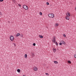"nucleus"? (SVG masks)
<instances>
[{
	"mask_svg": "<svg viewBox=\"0 0 76 76\" xmlns=\"http://www.w3.org/2000/svg\"><path fill=\"white\" fill-rule=\"evenodd\" d=\"M65 19H66V20H69L70 19V18H69V16H66L65 17Z\"/></svg>",
	"mask_w": 76,
	"mask_h": 76,
	"instance_id": "obj_6",
	"label": "nucleus"
},
{
	"mask_svg": "<svg viewBox=\"0 0 76 76\" xmlns=\"http://www.w3.org/2000/svg\"><path fill=\"white\" fill-rule=\"evenodd\" d=\"M33 56H34V54H33Z\"/></svg>",
	"mask_w": 76,
	"mask_h": 76,
	"instance_id": "obj_33",
	"label": "nucleus"
},
{
	"mask_svg": "<svg viewBox=\"0 0 76 76\" xmlns=\"http://www.w3.org/2000/svg\"><path fill=\"white\" fill-rule=\"evenodd\" d=\"M59 24L58 23H56L55 25V26H56V27H57V26H58Z\"/></svg>",
	"mask_w": 76,
	"mask_h": 76,
	"instance_id": "obj_10",
	"label": "nucleus"
},
{
	"mask_svg": "<svg viewBox=\"0 0 76 76\" xmlns=\"http://www.w3.org/2000/svg\"><path fill=\"white\" fill-rule=\"evenodd\" d=\"M75 10H76V7H75Z\"/></svg>",
	"mask_w": 76,
	"mask_h": 76,
	"instance_id": "obj_31",
	"label": "nucleus"
},
{
	"mask_svg": "<svg viewBox=\"0 0 76 76\" xmlns=\"http://www.w3.org/2000/svg\"><path fill=\"white\" fill-rule=\"evenodd\" d=\"M59 45H62V43H60Z\"/></svg>",
	"mask_w": 76,
	"mask_h": 76,
	"instance_id": "obj_26",
	"label": "nucleus"
},
{
	"mask_svg": "<svg viewBox=\"0 0 76 76\" xmlns=\"http://www.w3.org/2000/svg\"><path fill=\"white\" fill-rule=\"evenodd\" d=\"M33 70H34V71H37V70H38V68L36 66H34L33 68Z\"/></svg>",
	"mask_w": 76,
	"mask_h": 76,
	"instance_id": "obj_5",
	"label": "nucleus"
},
{
	"mask_svg": "<svg viewBox=\"0 0 76 76\" xmlns=\"http://www.w3.org/2000/svg\"><path fill=\"white\" fill-rule=\"evenodd\" d=\"M55 44H56V45L57 46L58 45V43L57 42H56L55 43Z\"/></svg>",
	"mask_w": 76,
	"mask_h": 76,
	"instance_id": "obj_18",
	"label": "nucleus"
},
{
	"mask_svg": "<svg viewBox=\"0 0 76 76\" xmlns=\"http://www.w3.org/2000/svg\"><path fill=\"white\" fill-rule=\"evenodd\" d=\"M56 37H54L53 38L52 41L53 42H54V43H56Z\"/></svg>",
	"mask_w": 76,
	"mask_h": 76,
	"instance_id": "obj_4",
	"label": "nucleus"
},
{
	"mask_svg": "<svg viewBox=\"0 0 76 76\" xmlns=\"http://www.w3.org/2000/svg\"><path fill=\"white\" fill-rule=\"evenodd\" d=\"M18 6H19L20 7H21V5L20 4H18Z\"/></svg>",
	"mask_w": 76,
	"mask_h": 76,
	"instance_id": "obj_30",
	"label": "nucleus"
},
{
	"mask_svg": "<svg viewBox=\"0 0 76 76\" xmlns=\"http://www.w3.org/2000/svg\"><path fill=\"white\" fill-rule=\"evenodd\" d=\"M53 51L54 52V53H55V52L56 51V48H53Z\"/></svg>",
	"mask_w": 76,
	"mask_h": 76,
	"instance_id": "obj_9",
	"label": "nucleus"
},
{
	"mask_svg": "<svg viewBox=\"0 0 76 76\" xmlns=\"http://www.w3.org/2000/svg\"><path fill=\"white\" fill-rule=\"evenodd\" d=\"M23 76H26L25 75H23Z\"/></svg>",
	"mask_w": 76,
	"mask_h": 76,
	"instance_id": "obj_32",
	"label": "nucleus"
},
{
	"mask_svg": "<svg viewBox=\"0 0 76 76\" xmlns=\"http://www.w3.org/2000/svg\"><path fill=\"white\" fill-rule=\"evenodd\" d=\"M66 15V16H68L69 17L70 16V14L69 12H68Z\"/></svg>",
	"mask_w": 76,
	"mask_h": 76,
	"instance_id": "obj_7",
	"label": "nucleus"
},
{
	"mask_svg": "<svg viewBox=\"0 0 76 76\" xmlns=\"http://www.w3.org/2000/svg\"><path fill=\"white\" fill-rule=\"evenodd\" d=\"M12 0L13 1V2L15 3V0Z\"/></svg>",
	"mask_w": 76,
	"mask_h": 76,
	"instance_id": "obj_28",
	"label": "nucleus"
},
{
	"mask_svg": "<svg viewBox=\"0 0 76 76\" xmlns=\"http://www.w3.org/2000/svg\"><path fill=\"white\" fill-rule=\"evenodd\" d=\"M60 42L62 43V44H66V42H64V41H60Z\"/></svg>",
	"mask_w": 76,
	"mask_h": 76,
	"instance_id": "obj_8",
	"label": "nucleus"
},
{
	"mask_svg": "<svg viewBox=\"0 0 76 76\" xmlns=\"http://www.w3.org/2000/svg\"><path fill=\"white\" fill-rule=\"evenodd\" d=\"M68 63H69L70 64L71 63V62L70 61H68Z\"/></svg>",
	"mask_w": 76,
	"mask_h": 76,
	"instance_id": "obj_16",
	"label": "nucleus"
},
{
	"mask_svg": "<svg viewBox=\"0 0 76 76\" xmlns=\"http://www.w3.org/2000/svg\"><path fill=\"white\" fill-rule=\"evenodd\" d=\"M74 56L75 58H76V54H74Z\"/></svg>",
	"mask_w": 76,
	"mask_h": 76,
	"instance_id": "obj_19",
	"label": "nucleus"
},
{
	"mask_svg": "<svg viewBox=\"0 0 76 76\" xmlns=\"http://www.w3.org/2000/svg\"><path fill=\"white\" fill-rule=\"evenodd\" d=\"M13 44H14V46H15V47H16V44H15L13 43Z\"/></svg>",
	"mask_w": 76,
	"mask_h": 76,
	"instance_id": "obj_27",
	"label": "nucleus"
},
{
	"mask_svg": "<svg viewBox=\"0 0 76 76\" xmlns=\"http://www.w3.org/2000/svg\"><path fill=\"white\" fill-rule=\"evenodd\" d=\"M39 14L40 15H42V12H40L39 13Z\"/></svg>",
	"mask_w": 76,
	"mask_h": 76,
	"instance_id": "obj_24",
	"label": "nucleus"
},
{
	"mask_svg": "<svg viewBox=\"0 0 76 76\" xmlns=\"http://www.w3.org/2000/svg\"><path fill=\"white\" fill-rule=\"evenodd\" d=\"M17 71L18 73H20V70L19 69H18Z\"/></svg>",
	"mask_w": 76,
	"mask_h": 76,
	"instance_id": "obj_13",
	"label": "nucleus"
},
{
	"mask_svg": "<svg viewBox=\"0 0 76 76\" xmlns=\"http://www.w3.org/2000/svg\"><path fill=\"white\" fill-rule=\"evenodd\" d=\"M23 9H25V10H28V7L26 5H24L23 6Z\"/></svg>",
	"mask_w": 76,
	"mask_h": 76,
	"instance_id": "obj_3",
	"label": "nucleus"
},
{
	"mask_svg": "<svg viewBox=\"0 0 76 76\" xmlns=\"http://www.w3.org/2000/svg\"><path fill=\"white\" fill-rule=\"evenodd\" d=\"M2 15L3 14L2 13V12H0V15H1V16H2Z\"/></svg>",
	"mask_w": 76,
	"mask_h": 76,
	"instance_id": "obj_20",
	"label": "nucleus"
},
{
	"mask_svg": "<svg viewBox=\"0 0 76 76\" xmlns=\"http://www.w3.org/2000/svg\"><path fill=\"white\" fill-rule=\"evenodd\" d=\"M21 37H23V34H21L20 35Z\"/></svg>",
	"mask_w": 76,
	"mask_h": 76,
	"instance_id": "obj_17",
	"label": "nucleus"
},
{
	"mask_svg": "<svg viewBox=\"0 0 76 76\" xmlns=\"http://www.w3.org/2000/svg\"><path fill=\"white\" fill-rule=\"evenodd\" d=\"M27 54H25L24 55V57H25V58H27Z\"/></svg>",
	"mask_w": 76,
	"mask_h": 76,
	"instance_id": "obj_15",
	"label": "nucleus"
},
{
	"mask_svg": "<svg viewBox=\"0 0 76 76\" xmlns=\"http://www.w3.org/2000/svg\"><path fill=\"white\" fill-rule=\"evenodd\" d=\"M45 75H47V76H49V74H48V73H46Z\"/></svg>",
	"mask_w": 76,
	"mask_h": 76,
	"instance_id": "obj_21",
	"label": "nucleus"
},
{
	"mask_svg": "<svg viewBox=\"0 0 76 76\" xmlns=\"http://www.w3.org/2000/svg\"><path fill=\"white\" fill-rule=\"evenodd\" d=\"M39 37L40 38H43V36L42 35H39Z\"/></svg>",
	"mask_w": 76,
	"mask_h": 76,
	"instance_id": "obj_14",
	"label": "nucleus"
},
{
	"mask_svg": "<svg viewBox=\"0 0 76 76\" xmlns=\"http://www.w3.org/2000/svg\"><path fill=\"white\" fill-rule=\"evenodd\" d=\"M48 16L50 18H53L54 17V15L53 14H49Z\"/></svg>",
	"mask_w": 76,
	"mask_h": 76,
	"instance_id": "obj_1",
	"label": "nucleus"
},
{
	"mask_svg": "<svg viewBox=\"0 0 76 76\" xmlns=\"http://www.w3.org/2000/svg\"><path fill=\"white\" fill-rule=\"evenodd\" d=\"M20 35V34L19 33H17L16 35V37H19Z\"/></svg>",
	"mask_w": 76,
	"mask_h": 76,
	"instance_id": "obj_11",
	"label": "nucleus"
},
{
	"mask_svg": "<svg viewBox=\"0 0 76 76\" xmlns=\"http://www.w3.org/2000/svg\"><path fill=\"white\" fill-rule=\"evenodd\" d=\"M10 39L11 41H13V40H14V37H13V35L11 36L10 37Z\"/></svg>",
	"mask_w": 76,
	"mask_h": 76,
	"instance_id": "obj_2",
	"label": "nucleus"
},
{
	"mask_svg": "<svg viewBox=\"0 0 76 76\" xmlns=\"http://www.w3.org/2000/svg\"><path fill=\"white\" fill-rule=\"evenodd\" d=\"M4 0H0V1L1 2L3 1Z\"/></svg>",
	"mask_w": 76,
	"mask_h": 76,
	"instance_id": "obj_29",
	"label": "nucleus"
},
{
	"mask_svg": "<svg viewBox=\"0 0 76 76\" xmlns=\"http://www.w3.org/2000/svg\"><path fill=\"white\" fill-rule=\"evenodd\" d=\"M54 63H55V64H58V62L57 61H54Z\"/></svg>",
	"mask_w": 76,
	"mask_h": 76,
	"instance_id": "obj_12",
	"label": "nucleus"
},
{
	"mask_svg": "<svg viewBox=\"0 0 76 76\" xmlns=\"http://www.w3.org/2000/svg\"><path fill=\"white\" fill-rule=\"evenodd\" d=\"M36 45V44H35V43H34L33 44V45L34 46H35V45Z\"/></svg>",
	"mask_w": 76,
	"mask_h": 76,
	"instance_id": "obj_23",
	"label": "nucleus"
},
{
	"mask_svg": "<svg viewBox=\"0 0 76 76\" xmlns=\"http://www.w3.org/2000/svg\"><path fill=\"white\" fill-rule=\"evenodd\" d=\"M46 4L47 5H49V3H48V2H47Z\"/></svg>",
	"mask_w": 76,
	"mask_h": 76,
	"instance_id": "obj_22",
	"label": "nucleus"
},
{
	"mask_svg": "<svg viewBox=\"0 0 76 76\" xmlns=\"http://www.w3.org/2000/svg\"><path fill=\"white\" fill-rule=\"evenodd\" d=\"M63 36H64V37H66V34H63Z\"/></svg>",
	"mask_w": 76,
	"mask_h": 76,
	"instance_id": "obj_25",
	"label": "nucleus"
}]
</instances>
